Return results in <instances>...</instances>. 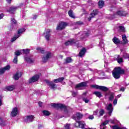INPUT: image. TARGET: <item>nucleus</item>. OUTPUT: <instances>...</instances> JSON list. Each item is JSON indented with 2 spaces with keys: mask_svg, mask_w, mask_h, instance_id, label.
<instances>
[{
  "mask_svg": "<svg viewBox=\"0 0 129 129\" xmlns=\"http://www.w3.org/2000/svg\"><path fill=\"white\" fill-rule=\"evenodd\" d=\"M121 96V94L117 95L116 96V98H119Z\"/></svg>",
  "mask_w": 129,
  "mask_h": 129,
  "instance_id": "obj_59",
  "label": "nucleus"
},
{
  "mask_svg": "<svg viewBox=\"0 0 129 129\" xmlns=\"http://www.w3.org/2000/svg\"><path fill=\"white\" fill-rule=\"evenodd\" d=\"M53 106H54V107H55L56 108H60V109L63 110L64 113V114H66V117H67V116H69V115H68V108L64 105L62 104H53Z\"/></svg>",
  "mask_w": 129,
  "mask_h": 129,
  "instance_id": "obj_2",
  "label": "nucleus"
},
{
  "mask_svg": "<svg viewBox=\"0 0 129 129\" xmlns=\"http://www.w3.org/2000/svg\"><path fill=\"white\" fill-rule=\"evenodd\" d=\"M99 113L100 114V116H102V115L104 114V110H103V109H100Z\"/></svg>",
  "mask_w": 129,
  "mask_h": 129,
  "instance_id": "obj_37",
  "label": "nucleus"
},
{
  "mask_svg": "<svg viewBox=\"0 0 129 129\" xmlns=\"http://www.w3.org/2000/svg\"><path fill=\"white\" fill-rule=\"evenodd\" d=\"M83 100L85 102V103H88V102H89V100L87 99L86 98H83Z\"/></svg>",
  "mask_w": 129,
  "mask_h": 129,
  "instance_id": "obj_48",
  "label": "nucleus"
},
{
  "mask_svg": "<svg viewBox=\"0 0 129 129\" xmlns=\"http://www.w3.org/2000/svg\"><path fill=\"white\" fill-rule=\"evenodd\" d=\"M45 56H44L42 58V61L43 62H46L47 61L49 60L51 58V56H52L51 52H47L45 53Z\"/></svg>",
  "mask_w": 129,
  "mask_h": 129,
  "instance_id": "obj_10",
  "label": "nucleus"
},
{
  "mask_svg": "<svg viewBox=\"0 0 129 129\" xmlns=\"http://www.w3.org/2000/svg\"><path fill=\"white\" fill-rule=\"evenodd\" d=\"M82 24H83V23L80 21L76 22V25H82Z\"/></svg>",
  "mask_w": 129,
  "mask_h": 129,
  "instance_id": "obj_56",
  "label": "nucleus"
},
{
  "mask_svg": "<svg viewBox=\"0 0 129 129\" xmlns=\"http://www.w3.org/2000/svg\"><path fill=\"white\" fill-rule=\"evenodd\" d=\"M109 121H110V122H111V123H114V121H113L112 120H109Z\"/></svg>",
  "mask_w": 129,
  "mask_h": 129,
  "instance_id": "obj_60",
  "label": "nucleus"
},
{
  "mask_svg": "<svg viewBox=\"0 0 129 129\" xmlns=\"http://www.w3.org/2000/svg\"><path fill=\"white\" fill-rule=\"evenodd\" d=\"M109 121V120H106L104 122H103L102 124H102L103 126H105V125H106V124L108 123Z\"/></svg>",
  "mask_w": 129,
  "mask_h": 129,
  "instance_id": "obj_45",
  "label": "nucleus"
},
{
  "mask_svg": "<svg viewBox=\"0 0 129 129\" xmlns=\"http://www.w3.org/2000/svg\"><path fill=\"white\" fill-rule=\"evenodd\" d=\"M25 59L27 62H28V63H33V62H34V60L30 57H25Z\"/></svg>",
  "mask_w": 129,
  "mask_h": 129,
  "instance_id": "obj_32",
  "label": "nucleus"
},
{
  "mask_svg": "<svg viewBox=\"0 0 129 129\" xmlns=\"http://www.w3.org/2000/svg\"><path fill=\"white\" fill-rule=\"evenodd\" d=\"M38 105H39V106H40V107H42V106L43 105V102H39L38 103Z\"/></svg>",
  "mask_w": 129,
  "mask_h": 129,
  "instance_id": "obj_55",
  "label": "nucleus"
},
{
  "mask_svg": "<svg viewBox=\"0 0 129 129\" xmlns=\"http://www.w3.org/2000/svg\"><path fill=\"white\" fill-rule=\"evenodd\" d=\"M68 14L71 18L72 19H75V16H74V14H73V11L72 10H70L68 12Z\"/></svg>",
  "mask_w": 129,
  "mask_h": 129,
  "instance_id": "obj_26",
  "label": "nucleus"
},
{
  "mask_svg": "<svg viewBox=\"0 0 129 129\" xmlns=\"http://www.w3.org/2000/svg\"><path fill=\"white\" fill-rule=\"evenodd\" d=\"M66 63H71V62H72V59L71 57H67L66 59Z\"/></svg>",
  "mask_w": 129,
  "mask_h": 129,
  "instance_id": "obj_39",
  "label": "nucleus"
},
{
  "mask_svg": "<svg viewBox=\"0 0 129 129\" xmlns=\"http://www.w3.org/2000/svg\"><path fill=\"white\" fill-rule=\"evenodd\" d=\"M4 18V14H0V20H2Z\"/></svg>",
  "mask_w": 129,
  "mask_h": 129,
  "instance_id": "obj_58",
  "label": "nucleus"
},
{
  "mask_svg": "<svg viewBox=\"0 0 129 129\" xmlns=\"http://www.w3.org/2000/svg\"><path fill=\"white\" fill-rule=\"evenodd\" d=\"M91 87H93V88H96V89H100V90H102V91H107V90H108V88H107V87L98 86L97 85H93L91 86Z\"/></svg>",
  "mask_w": 129,
  "mask_h": 129,
  "instance_id": "obj_5",
  "label": "nucleus"
},
{
  "mask_svg": "<svg viewBox=\"0 0 129 129\" xmlns=\"http://www.w3.org/2000/svg\"><path fill=\"white\" fill-rule=\"evenodd\" d=\"M85 52H86V49L85 48H83V49H82L79 53V55L80 56V57H82V56H83L85 54Z\"/></svg>",
  "mask_w": 129,
  "mask_h": 129,
  "instance_id": "obj_23",
  "label": "nucleus"
},
{
  "mask_svg": "<svg viewBox=\"0 0 129 129\" xmlns=\"http://www.w3.org/2000/svg\"><path fill=\"white\" fill-rule=\"evenodd\" d=\"M13 62L15 63V64L18 63V56H15V58L13 59Z\"/></svg>",
  "mask_w": 129,
  "mask_h": 129,
  "instance_id": "obj_43",
  "label": "nucleus"
},
{
  "mask_svg": "<svg viewBox=\"0 0 129 129\" xmlns=\"http://www.w3.org/2000/svg\"><path fill=\"white\" fill-rule=\"evenodd\" d=\"M90 35V32L87 31V32H84L83 34H82V36L81 37V40H83L84 38H86V37H88Z\"/></svg>",
  "mask_w": 129,
  "mask_h": 129,
  "instance_id": "obj_22",
  "label": "nucleus"
},
{
  "mask_svg": "<svg viewBox=\"0 0 129 129\" xmlns=\"http://www.w3.org/2000/svg\"><path fill=\"white\" fill-rule=\"evenodd\" d=\"M64 80V77L59 78L58 79H54L53 82L54 83H58L59 82H62Z\"/></svg>",
  "mask_w": 129,
  "mask_h": 129,
  "instance_id": "obj_24",
  "label": "nucleus"
},
{
  "mask_svg": "<svg viewBox=\"0 0 129 129\" xmlns=\"http://www.w3.org/2000/svg\"><path fill=\"white\" fill-rule=\"evenodd\" d=\"M35 116L33 115H27L24 118V121L25 122H32L34 121Z\"/></svg>",
  "mask_w": 129,
  "mask_h": 129,
  "instance_id": "obj_6",
  "label": "nucleus"
},
{
  "mask_svg": "<svg viewBox=\"0 0 129 129\" xmlns=\"http://www.w3.org/2000/svg\"><path fill=\"white\" fill-rule=\"evenodd\" d=\"M78 44V41H75V40L73 39H70L69 41H67L65 43L66 46H70L72 45H77Z\"/></svg>",
  "mask_w": 129,
  "mask_h": 129,
  "instance_id": "obj_8",
  "label": "nucleus"
},
{
  "mask_svg": "<svg viewBox=\"0 0 129 129\" xmlns=\"http://www.w3.org/2000/svg\"><path fill=\"white\" fill-rule=\"evenodd\" d=\"M21 76H22V73L20 72H17L14 75V79L15 80H18L20 78Z\"/></svg>",
  "mask_w": 129,
  "mask_h": 129,
  "instance_id": "obj_20",
  "label": "nucleus"
},
{
  "mask_svg": "<svg viewBox=\"0 0 129 129\" xmlns=\"http://www.w3.org/2000/svg\"><path fill=\"white\" fill-rule=\"evenodd\" d=\"M106 126H103V125L101 124L100 126V129H106Z\"/></svg>",
  "mask_w": 129,
  "mask_h": 129,
  "instance_id": "obj_52",
  "label": "nucleus"
},
{
  "mask_svg": "<svg viewBox=\"0 0 129 129\" xmlns=\"http://www.w3.org/2000/svg\"><path fill=\"white\" fill-rule=\"evenodd\" d=\"M64 128L65 129L70 128V124H66V125H64Z\"/></svg>",
  "mask_w": 129,
  "mask_h": 129,
  "instance_id": "obj_49",
  "label": "nucleus"
},
{
  "mask_svg": "<svg viewBox=\"0 0 129 129\" xmlns=\"http://www.w3.org/2000/svg\"><path fill=\"white\" fill-rule=\"evenodd\" d=\"M76 127H81V128H84L85 126V122L84 121H78L75 123Z\"/></svg>",
  "mask_w": 129,
  "mask_h": 129,
  "instance_id": "obj_9",
  "label": "nucleus"
},
{
  "mask_svg": "<svg viewBox=\"0 0 129 129\" xmlns=\"http://www.w3.org/2000/svg\"><path fill=\"white\" fill-rule=\"evenodd\" d=\"M51 30L47 29L46 31L44 33V37L46 41H50V37H51Z\"/></svg>",
  "mask_w": 129,
  "mask_h": 129,
  "instance_id": "obj_12",
  "label": "nucleus"
},
{
  "mask_svg": "<svg viewBox=\"0 0 129 129\" xmlns=\"http://www.w3.org/2000/svg\"><path fill=\"white\" fill-rule=\"evenodd\" d=\"M124 74V70L120 67L115 68L112 71V75L115 79L120 78V75Z\"/></svg>",
  "mask_w": 129,
  "mask_h": 129,
  "instance_id": "obj_1",
  "label": "nucleus"
},
{
  "mask_svg": "<svg viewBox=\"0 0 129 129\" xmlns=\"http://www.w3.org/2000/svg\"><path fill=\"white\" fill-rule=\"evenodd\" d=\"M104 5V2H103V1L101 0L99 1L98 2V6H99V8H100V9H101V8H102L103 7Z\"/></svg>",
  "mask_w": 129,
  "mask_h": 129,
  "instance_id": "obj_30",
  "label": "nucleus"
},
{
  "mask_svg": "<svg viewBox=\"0 0 129 129\" xmlns=\"http://www.w3.org/2000/svg\"><path fill=\"white\" fill-rule=\"evenodd\" d=\"M99 46L101 47V48H104L105 44L104 42H103V41H101L99 43Z\"/></svg>",
  "mask_w": 129,
  "mask_h": 129,
  "instance_id": "obj_42",
  "label": "nucleus"
},
{
  "mask_svg": "<svg viewBox=\"0 0 129 129\" xmlns=\"http://www.w3.org/2000/svg\"><path fill=\"white\" fill-rule=\"evenodd\" d=\"M72 95L74 97H75V96H76V95H77V93H75L74 92H72Z\"/></svg>",
  "mask_w": 129,
  "mask_h": 129,
  "instance_id": "obj_54",
  "label": "nucleus"
},
{
  "mask_svg": "<svg viewBox=\"0 0 129 129\" xmlns=\"http://www.w3.org/2000/svg\"><path fill=\"white\" fill-rule=\"evenodd\" d=\"M122 44H123V45H125V44L128 43V40L126 38V36L125 35H122Z\"/></svg>",
  "mask_w": 129,
  "mask_h": 129,
  "instance_id": "obj_21",
  "label": "nucleus"
},
{
  "mask_svg": "<svg viewBox=\"0 0 129 129\" xmlns=\"http://www.w3.org/2000/svg\"><path fill=\"white\" fill-rule=\"evenodd\" d=\"M98 14V11H97V10H94L93 13H91L90 16L88 18V21H91V19H92V18H94V17H95V16H96V15Z\"/></svg>",
  "mask_w": 129,
  "mask_h": 129,
  "instance_id": "obj_17",
  "label": "nucleus"
},
{
  "mask_svg": "<svg viewBox=\"0 0 129 129\" xmlns=\"http://www.w3.org/2000/svg\"><path fill=\"white\" fill-rule=\"evenodd\" d=\"M125 89L124 87H122L120 89V91H122V92H123V91H124Z\"/></svg>",
  "mask_w": 129,
  "mask_h": 129,
  "instance_id": "obj_57",
  "label": "nucleus"
},
{
  "mask_svg": "<svg viewBox=\"0 0 129 129\" xmlns=\"http://www.w3.org/2000/svg\"><path fill=\"white\" fill-rule=\"evenodd\" d=\"M42 113L44 114V115H46V116L50 115V112L47 110H43L42 111Z\"/></svg>",
  "mask_w": 129,
  "mask_h": 129,
  "instance_id": "obj_36",
  "label": "nucleus"
},
{
  "mask_svg": "<svg viewBox=\"0 0 129 129\" xmlns=\"http://www.w3.org/2000/svg\"><path fill=\"white\" fill-rule=\"evenodd\" d=\"M123 15V12L118 11H117L115 14H114L113 17H112V19H114V18H117V17L121 16Z\"/></svg>",
  "mask_w": 129,
  "mask_h": 129,
  "instance_id": "obj_19",
  "label": "nucleus"
},
{
  "mask_svg": "<svg viewBox=\"0 0 129 129\" xmlns=\"http://www.w3.org/2000/svg\"><path fill=\"white\" fill-rule=\"evenodd\" d=\"M93 94H95V95L97 96V97H102V95H101V93L100 92L96 91L93 93Z\"/></svg>",
  "mask_w": 129,
  "mask_h": 129,
  "instance_id": "obj_29",
  "label": "nucleus"
},
{
  "mask_svg": "<svg viewBox=\"0 0 129 129\" xmlns=\"http://www.w3.org/2000/svg\"><path fill=\"white\" fill-rule=\"evenodd\" d=\"M15 55L17 56H20V55H22V50H16L15 52Z\"/></svg>",
  "mask_w": 129,
  "mask_h": 129,
  "instance_id": "obj_35",
  "label": "nucleus"
},
{
  "mask_svg": "<svg viewBox=\"0 0 129 129\" xmlns=\"http://www.w3.org/2000/svg\"><path fill=\"white\" fill-rule=\"evenodd\" d=\"M33 20H36V19H37V16L36 15H34V17H33Z\"/></svg>",
  "mask_w": 129,
  "mask_h": 129,
  "instance_id": "obj_62",
  "label": "nucleus"
},
{
  "mask_svg": "<svg viewBox=\"0 0 129 129\" xmlns=\"http://www.w3.org/2000/svg\"><path fill=\"white\" fill-rule=\"evenodd\" d=\"M119 29L121 32H124V27L119 26Z\"/></svg>",
  "mask_w": 129,
  "mask_h": 129,
  "instance_id": "obj_46",
  "label": "nucleus"
},
{
  "mask_svg": "<svg viewBox=\"0 0 129 129\" xmlns=\"http://www.w3.org/2000/svg\"><path fill=\"white\" fill-rule=\"evenodd\" d=\"M11 69V66L9 65L6 66L4 68H2L0 69V75H2V74H4L6 71H8V70H10Z\"/></svg>",
  "mask_w": 129,
  "mask_h": 129,
  "instance_id": "obj_14",
  "label": "nucleus"
},
{
  "mask_svg": "<svg viewBox=\"0 0 129 129\" xmlns=\"http://www.w3.org/2000/svg\"><path fill=\"white\" fill-rule=\"evenodd\" d=\"M93 118H94L93 115H90L88 117L89 119H93Z\"/></svg>",
  "mask_w": 129,
  "mask_h": 129,
  "instance_id": "obj_51",
  "label": "nucleus"
},
{
  "mask_svg": "<svg viewBox=\"0 0 129 129\" xmlns=\"http://www.w3.org/2000/svg\"><path fill=\"white\" fill-rule=\"evenodd\" d=\"M97 113H98V110H96L94 111L93 114L94 115H97Z\"/></svg>",
  "mask_w": 129,
  "mask_h": 129,
  "instance_id": "obj_53",
  "label": "nucleus"
},
{
  "mask_svg": "<svg viewBox=\"0 0 129 129\" xmlns=\"http://www.w3.org/2000/svg\"><path fill=\"white\" fill-rule=\"evenodd\" d=\"M106 109L108 111V114L110 116V115H111V113H112V111L113 110L112 104L111 103L109 104L106 107Z\"/></svg>",
  "mask_w": 129,
  "mask_h": 129,
  "instance_id": "obj_11",
  "label": "nucleus"
},
{
  "mask_svg": "<svg viewBox=\"0 0 129 129\" xmlns=\"http://www.w3.org/2000/svg\"><path fill=\"white\" fill-rule=\"evenodd\" d=\"M16 89V86H8L5 87V91H13Z\"/></svg>",
  "mask_w": 129,
  "mask_h": 129,
  "instance_id": "obj_18",
  "label": "nucleus"
},
{
  "mask_svg": "<svg viewBox=\"0 0 129 129\" xmlns=\"http://www.w3.org/2000/svg\"><path fill=\"white\" fill-rule=\"evenodd\" d=\"M2 100H0V106L2 105Z\"/></svg>",
  "mask_w": 129,
  "mask_h": 129,
  "instance_id": "obj_64",
  "label": "nucleus"
},
{
  "mask_svg": "<svg viewBox=\"0 0 129 129\" xmlns=\"http://www.w3.org/2000/svg\"><path fill=\"white\" fill-rule=\"evenodd\" d=\"M82 116H83L82 114L80 113H77L76 114V117H74V119H77H77H81V118H82Z\"/></svg>",
  "mask_w": 129,
  "mask_h": 129,
  "instance_id": "obj_25",
  "label": "nucleus"
},
{
  "mask_svg": "<svg viewBox=\"0 0 129 129\" xmlns=\"http://www.w3.org/2000/svg\"><path fill=\"white\" fill-rule=\"evenodd\" d=\"M113 104L116 105L117 104V99L115 98L113 101Z\"/></svg>",
  "mask_w": 129,
  "mask_h": 129,
  "instance_id": "obj_50",
  "label": "nucleus"
},
{
  "mask_svg": "<svg viewBox=\"0 0 129 129\" xmlns=\"http://www.w3.org/2000/svg\"><path fill=\"white\" fill-rule=\"evenodd\" d=\"M11 23L12 24H14L15 25H16V24H17V21H16L14 18H12Z\"/></svg>",
  "mask_w": 129,
  "mask_h": 129,
  "instance_id": "obj_47",
  "label": "nucleus"
},
{
  "mask_svg": "<svg viewBox=\"0 0 129 129\" xmlns=\"http://www.w3.org/2000/svg\"><path fill=\"white\" fill-rule=\"evenodd\" d=\"M0 124L4 126V125H6V122L3 119H0Z\"/></svg>",
  "mask_w": 129,
  "mask_h": 129,
  "instance_id": "obj_40",
  "label": "nucleus"
},
{
  "mask_svg": "<svg viewBox=\"0 0 129 129\" xmlns=\"http://www.w3.org/2000/svg\"><path fill=\"white\" fill-rule=\"evenodd\" d=\"M87 85V83L86 82H82L79 83L76 86V88L77 89H81L82 87H85Z\"/></svg>",
  "mask_w": 129,
  "mask_h": 129,
  "instance_id": "obj_16",
  "label": "nucleus"
},
{
  "mask_svg": "<svg viewBox=\"0 0 129 129\" xmlns=\"http://www.w3.org/2000/svg\"><path fill=\"white\" fill-rule=\"evenodd\" d=\"M116 60H117L118 63H121L122 62V58L119 57V55L117 56Z\"/></svg>",
  "mask_w": 129,
  "mask_h": 129,
  "instance_id": "obj_41",
  "label": "nucleus"
},
{
  "mask_svg": "<svg viewBox=\"0 0 129 129\" xmlns=\"http://www.w3.org/2000/svg\"><path fill=\"white\" fill-rule=\"evenodd\" d=\"M21 36V35L20 34H17L16 35H15L12 39H11V42H15L18 38L20 37Z\"/></svg>",
  "mask_w": 129,
  "mask_h": 129,
  "instance_id": "obj_28",
  "label": "nucleus"
},
{
  "mask_svg": "<svg viewBox=\"0 0 129 129\" xmlns=\"http://www.w3.org/2000/svg\"><path fill=\"white\" fill-rule=\"evenodd\" d=\"M39 78H40L39 75H36L29 80V83H33V82H36V81H38Z\"/></svg>",
  "mask_w": 129,
  "mask_h": 129,
  "instance_id": "obj_15",
  "label": "nucleus"
},
{
  "mask_svg": "<svg viewBox=\"0 0 129 129\" xmlns=\"http://www.w3.org/2000/svg\"><path fill=\"white\" fill-rule=\"evenodd\" d=\"M7 3H8V4H11L12 0H6Z\"/></svg>",
  "mask_w": 129,
  "mask_h": 129,
  "instance_id": "obj_61",
  "label": "nucleus"
},
{
  "mask_svg": "<svg viewBox=\"0 0 129 129\" xmlns=\"http://www.w3.org/2000/svg\"><path fill=\"white\" fill-rule=\"evenodd\" d=\"M45 82L48 84V86L50 87L51 89H53V90L56 89L57 86L53 83V82H51L48 80H45Z\"/></svg>",
  "mask_w": 129,
  "mask_h": 129,
  "instance_id": "obj_13",
  "label": "nucleus"
},
{
  "mask_svg": "<svg viewBox=\"0 0 129 129\" xmlns=\"http://www.w3.org/2000/svg\"><path fill=\"white\" fill-rule=\"evenodd\" d=\"M126 57H125V58H129V54H127V53H126Z\"/></svg>",
  "mask_w": 129,
  "mask_h": 129,
  "instance_id": "obj_63",
  "label": "nucleus"
},
{
  "mask_svg": "<svg viewBox=\"0 0 129 129\" xmlns=\"http://www.w3.org/2000/svg\"><path fill=\"white\" fill-rule=\"evenodd\" d=\"M111 127L112 129H127L125 127H120L119 126H118L117 125L112 126Z\"/></svg>",
  "mask_w": 129,
  "mask_h": 129,
  "instance_id": "obj_31",
  "label": "nucleus"
},
{
  "mask_svg": "<svg viewBox=\"0 0 129 129\" xmlns=\"http://www.w3.org/2000/svg\"><path fill=\"white\" fill-rule=\"evenodd\" d=\"M24 6V4L23 3H21L19 6H12L10 8L9 10H8L9 13H10V14H13L15 11H16V10H18L19 8H21Z\"/></svg>",
  "mask_w": 129,
  "mask_h": 129,
  "instance_id": "obj_7",
  "label": "nucleus"
},
{
  "mask_svg": "<svg viewBox=\"0 0 129 129\" xmlns=\"http://www.w3.org/2000/svg\"><path fill=\"white\" fill-rule=\"evenodd\" d=\"M36 49L37 50V51H39V52H41V53H43V52H44V49L41 47H37Z\"/></svg>",
  "mask_w": 129,
  "mask_h": 129,
  "instance_id": "obj_44",
  "label": "nucleus"
},
{
  "mask_svg": "<svg viewBox=\"0 0 129 129\" xmlns=\"http://www.w3.org/2000/svg\"><path fill=\"white\" fill-rule=\"evenodd\" d=\"M19 114V108L17 107H15L13 108L11 112L10 116L11 117H15L17 116Z\"/></svg>",
  "mask_w": 129,
  "mask_h": 129,
  "instance_id": "obj_3",
  "label": "nucleus"
},
{
  "mask_svg": "<svg viewBox=\"0 0 129 129\" xmlns=\"http://www.w3.org/2000/svg\"><path fill=\"white\" fill-rule=\"evenodd\" d=\"M22 51H23L24 54H28V53H30V49L28 48L24 49Z\"/></svg>",
  "mask_w": 129,
  "mask_h": 129,
  "instance_id": "obj_38",
  "label": "nucleus"
},
{
  "mask_svg": "<svg viewBox=\"0 0 129 129\" xmlns=\"http://www.w3.org/2000/svg\"><path fill=\"white\" fill-rule=\"evenodd\" d=\"M67 26V23L61 22L57 26L56 30H57L58 31L63 30V29H65Z\"/></svg>",
  "mask_w": 129,
  "mask_h": 129,
  "instance_id": "obj_4",
  "label": "nucleus"
},
{
  "mask_svg": "<svg viewBox=\"0 0 129 129\" xmlns=\"http://www.w3.org/2000/svg\"><path fill=\"white\" fill-rule=\"evenodd\" d=\"M112 41L114 44H119L120 43L119 39L116 37H114L112 39Z\"/></svg>",
  "mask_w": 129,
  "mask_h": 129,
  "instance_id": "obj_27",
  "label": "nucleus"
},
{
  "mask_svg": "<svg viewBox=\"0 0 129 129\" xmlns=\"http://www.w3.org/2000/svg\"><path fill=\"white\" fill-rule=\"evenodd\" d=\"M114 98V94L110 93L109 96V100L112 101Z\"/></svg>",
  "mask_w": 129,
  "mask_h": 129,
  "instance_id": "obj_34",
  "label": "nucleus"
},
{
  "mask_svg": "<svg viewBox=\"0 0 129 129\" xmlns=\"http://www.w3.org/2000/svg\"><path fill=\"white\" fill-rule=\"evenodd\" d=\"M26 29L24 28H22V29H19L18 30V34L17 35H20V34H23L24 32H25Z\"/></svg>",
  "mask_w": 129,
  "mask_h": 129,
  "instance_id": "obj_33",
  "label": "nucleus"
}]
</instances>
